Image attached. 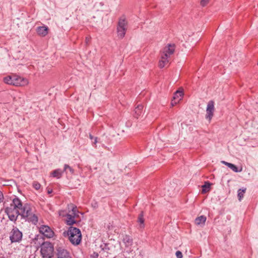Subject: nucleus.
<instances>
[{
	"label": "nucleus",
	"mask_w": 258,
	"mask_h": 258,
	"mask_svg": "<svg viewBox=\"0 0 258 258\" xmlns=\"http://www.w3.org/2000/svg\"><path fill=\"white\" fill-rule=\"evenodd\" d=\"M214 109V102L213 100L209 101L206 108V118L209 121L212 119L213 116Z\"/></svg>",
	"instance_id": "obj_9"
},
{
	"label": "nucleus",
	"mask_w": 258,
	"mask_h": 258,
	"mask_svg": "<svg viewBox=\"0 0 258 258\" xmlns=\"http://www.w3.org/2000/svg\"><path fill=\"white\" fill-rule=\"evenodd\" d=\"M40 253L43 258H52L54 255V247L50 242H43L40 245Z\"/></svg>",
	"instance_id": "obj_5"
},
{
	"label": "nucleus",
	"mask_w": 258,
	"mask_h": 258,
	"mask_svg": "<svg viewBox=\"0 0 258 258\" xmlns=\"http://www.w3.org/2000/svg\"><path fill=\"white\" fill-rule=\"evenodd\" d=\"M4 200V195H0V203L3 202Z\"/></svg>",
	"instance_id": "obj_32"
},
{
	"label": "nucleus",
	"mask_w": 258,
	"mask_h": 258,
	"mask_svg": "<svg viewBox=\"0 0 258 258\" xmlns=\"http://www.w3.org/2000/svg\"><path fill=\"white\" fill-rule=\"evenodd\" d=\"M67 218L66 220V224L68 225L72 226L74 224L76 223V221L75 220V217L70 214H67L66 216Z\"/></svg>",
	"instance_id": "obj_17"
},
{
	"label": "nucleus",
	"mask_w": 258,
	"mask_h": 258,
	"mask_svg": "<svg viewBox=\"0 0 258 258\" xmlns=\"http://www.w3.org/2000/svg\"><path fill=\"white\" fill-rule=\"evenodd\" d=\"M33 186L35 189H36V190H38L40 188L41 185L38 182H37L36 181H34L33 183Z\"/></svg>",
	"instance_id": "obj_26"
},
{
	"label": "nucleus",
	"mask_w": 258,
	"mask_h": 258,
	"mask_svg": "<svg viewBox=\"0 0 258 258\" xmlns=\"http://www.w3.org/2000/svg\"><path fill=\"white\" fill-rule=\"evenodd\" d=\"M173 101L172 100V102H171V104H172V105H173Z\"/></svg>",
	"instance_id": "obj_38"
},
{
	"label": "nucleus",
	"mask_w": 258,
	"mask_h": 258,
	"mask_svg": "<svg viewBox=\"0 0 258 258\" xmlns=\"http://www.w3.org/2000/svg\"><path fill=\"white\" fill-rule=\"evenodd\" d=\"M72 215L74 216H78V211L77 210V207L76 206H74L73 205L72 206Z\"/></svg>",
	"instance_id": "obj_24"
},
{
	"label": "nucleus",
	"mask_w": 258,
	"mask_h": 258,
	"mask_svg": "<svg viewBox=\"0 0 258 258\" xmlns=\"http://www.w3.org/2000/svg\"><path fill=\"white\" fill-rule=\"evenodd\" d=\"M37 34L41 36H45L48 34V27L46 26H39L37 27Z\"/></svg>",
	"instance_id": "obj_14"
},
{
	"label": "nucleus",
	"mask_w": 258,
	"mask_h": 258,
	"mask_svg": "<svg viewBox=\"0 0 258 258\" xmlns=\"http://www.w3.org/2000/svg\"><path fill=\"white\" fill-rule=\"evenodd\" d=\"M98 253L96 252H94L92 254L90 255V258H98Z\"/></svg>",
	"instance_id": "obj_29"
},
{
	"label": "nucleus",
	"mask_w": 258,
	"mask_h": 258,
	"mask_svg": "<svg viewBox=\"0 0 258 258\" xmlns=\"http://www.w3.org/2000/svg\"><path fill=\"white\" fill-rule=\"evenodd\" d=\"M63 172V170H61L60 169H57L51 172L50 175L53 177L59 179L61 177Z\"/></svg>",
	"instance_id": "obj_18"
},
{
	"label": "nucleus",
	"mask_w": 258,
	"mask_h": 258,
	"mask_svg": "<svg viewBox=\"0 0 258 258\" xmlns=\"http://www.w3.org/2000/svg\"><path fill=\"white\" fill-rule=\"evenodd\" d=\"M64 236H68L70 242L74 245H78L82 239V234L79 228L70 226L68 231L63 233Z\"/></svg>",
	"instance_id": "obj_4"
},
{
	"label": "nucleus",
	"mask_w": 258,
	"mask_h": 258,
	"mask_svg": "<svg viewBox=\"0 0 258 258\" xmlns=\"http://www.w3.org/2000/svg\"><path fill=\"white\" fill-rule=\"evenodd\" d=\"M175 255L177 258H182V253L180 251H177L175 253Z\"/></svg>",
	"instance_id": "obj_28"
},
{
	"label": "nucleus",
	"mask_w": 258,
	"mask_h": 258,
	"mask_svg": "<svg viewBox=\"0 0 258 258\" xmlns=\"http://www.w3.org/2000/svg\"><path fill=\"white\" fill-rule=\"evenodd\" d=\"M238 197V200L241 201L243 198L244 195H237Z\"/></svg>",
	"instance_id": "obj_31"
},
{
	"label": "nucleus",
	"mask_w": 258,
	"mask_h": 258,
	"mask_svg": "<svg viewBox=\"0 0 258 258\" xmlns=\"http://www.w3.org/2000/svg\"><path fill=\"white\" fill-rule=\"evenodd\" d=\"M56 250L57 258H72L70 253L63 248L58 247Z\"/></svg>",
	"instance_id": "obj_11"
},
{
	"label": "nucleus",
	"mask_w": 258,
	"mask_h": 258,
	"mask_svg": "<svg viewBox=\"0 0 258 258\" xmlns=\"http://www.w3.org/2000/svg\"><path fill=\"white\" fill-rule=\"evenodd\" d=\"M89 138L91 140H93V139H94V137L91 135V134H90L89 135Z\"/></svg>",
	"instance_id": "obj_37"
},
{
	"label": "nucleus",
	"mask_w": 258,
	"mask_h": 258,
	"mask_svg": "<svg viewBox=\"0 0 258 258\" xmlns=\"http://www.w3.org/2000/svg\"><path fill=\"white\" fill-rule=\"evenodd\" d=\"M211 184L208 182H205V184L202 186V191L203 192H207L209 191Z\"/></svg>",
	"instance_id": "obj_22"
},
{
	"label": "nucleus",
	"mask_w": 258,
	"mask_h": 258,
	"mask_svg": "<svg viewBox=\"0 0 258 258\" xmlns=\"http://www.w3.org/2000/svg\"><path fill=\"white\" fill-rule=\"evenodd\" d=\"M39 231L40 233L47 238H52L54 235V232L47 225L40 226L39 227Z\"/></svg>",
	"instance_id": "obj_8"
},
{
	"label": "nucleus",
	"mask_w": 258,
	"mask_h": 258,
	"mask_svg": "<svg viewBox=\"0 0 258 258\" xmlns=\"http://www.w3.org/2000/svg\"><path fill=\"white\" fill-rule=\"evenodd\" d=\"M14 79V76H9L5 77L4 79L5 83L8 84L10 85H14V80H13Z\"/></svg>",
	"instance_id": "obj_21"
},
{
	"label": "nucleus",
	"mask_w": 258,
	"mask_h": 258,
	"mask_svg": "<svg viewBox=\"0 0 258 258\" xmlns=\"http://www.w3.org/2000/svg\"><path fill=\"white\" fill-rule=\"evenodd\" d=\"M19 209L22 219L34 225L37 223L38 217L33 213L32 207L30 204L28 203L23 204L22 203L21 207H20Z\"/></svg>",
	"instance_id": "obj_2"
},
{
	"label": "nucleus",
	"mask_w": 258,
	"mask_h": 258,
	"mask_svg": "<svg viewBox=\"0 0 258 258\" xmlns=\"http://www.w3.org/2000/svg\"><path fill=\"white\" fill-rule=\"evenodd\" d=\"M122 241L126 247L131 246L133 243L132 238L128 235H125L123 236Z\"/></svg>",
	"instance_id": "obj_15"
},
{
	"label": "nucleus",
	"mask_w": 258,
	"mask_h": 258,
	"mask_svg": "<svg viewBox=\"0 0 258 258\" xmlns=\"http://www.w3.org/2000/svg\"><path fill=\"white\" fill-rule=\"evenodd\" d=\"M174 45L171 44L165 47L163 51L161 52V57L159 61V67L160 68H163L168 66L169 63V58L174 52Z\"/></svg>",
	"instance_id": "obj_3"
},
{
	"label": "nucleus",
	"mask_w": 258,
	"mask_h": 258,
	"mask_svg": "<svg viewBox=\"0 0 258 258\" xmlns=\"http://www.w3.org/2000/svg\"><path fill=\"white\" fill-rule=\"evenodd\" d=\"M101 249L104 251H108L110 250V248L108 246V244L104 243L103 245H101Z\"/></svg>",
	"instance_id": "obj_25"
},
{
	"label": "nucleus",
	"mask_w": 258,
	"mask_h": 258,
	"mask_svg": "<svg viewBox=\"0 0 258 258\" xmlns=\"http://www.w3.org/2000/svg\"><path fill=\"white\" fill-rule=\"evenodd\" d=\"M21 201L18 198H15L13 200L10 206L5 209V212L8 215L9 220L12 222L16 223L19 215L20 216L19 208L21 207Z\"/></svg>",
	"instance_id": "obj_1"
},
{
	"label": "nucleus",
	"mask_w": 258,
	"mask_h": 258,
	"mask_svg": "<svg viewBox=\"0 0 258 258\" xmlns=\"http://www.w3.org/2000/svg\"><path fill=\"white\" fill-rule=\"evenodd\" d=\"M246 188L245 187H242V188H240L237 191V194H242V192H245L246 191Z\"/></svg>",
	"instance_id": "obj_30"
},
{
	"label": "nucleus",
	"mask_w": 258,
	"mask_h": 258,
	"mask_svg": "<svg viewBox=\"0 0 258 258\" xmlns=\"http://www.w3.org/2000/svg\"><path fill=\"white\" fill-rule=\"evenodd\" d=\"M206 220V217L204 216H201L197 217L195 220L197 225H204Z\"/></svg>",
	"instance_id": "obj_20"
},
{
	"label": "nucleus",
	"mask_w": 258,
	"mask_h": 258,
	"mask_svg": "<svg viewBox=\"0 0 258 258\" xmlns=\"http://www.w3.org/2000/svg\"><path fill=\"white\" fill-rule=\"evenodd\" d=\"M93 140H94V141H93V144L94 146V145H95L96 144V143H97V138L95 137L94 139H93Z\"/></svg>",
	"instance_id": "obj_33"
},
{
	"label": "nucleus",
	"mask_w": 258,
	"mask_h": 258,
	"mask_svg": "<svg viewBox=\"0 0 258 258\" xmlns=\"http://www.w3.org/2000/svg\"><path fill=\"white\" fill-rule=\"evenodd\" d=\"M22 232L16 226H13L10 233V240L11 242H20L22 240Z\"/></svg>",
	"instance_id": "obj_6"
},
{
	"label": "nucleus",
	"mask_w": 258,
	"mask_h": 258,
	"mask_svg": "<svg viewBox=\"0 0 258 258\" xmlns=\"http://www.w3.org/2000/svg\"><path fill=\"white\" fill-rule=\"evenodd\" d=\"M210 0H201V5L203 7L206 6L209 2Z\"/></svg>",
	"instance_id": "obj_27"
},
{
	"label": "nucleus",
	"mask_w": 258,
	"mask_h": 258,
	"mask_svg": "<svg viewBox=\"0 0 258 258\" xmlns=\"http://www.w3.org/2000/svg\"><path fill=\"white\" fill-rule=\"evenodd\" d=\"M183 95V93L182 91H176L174 94L173 99L174 101V103H176L177 102H179L182 98Z\"/></svg>",
	"instance_id": "obj_19"
},
{
	"label": "nucleus",
	"mask_w": 258,
	"mask_h": 258,
	"mask_svg": "<svg viewBox=\"0 0 258 258\" xmlns=\"http://www.w3.org/2000/svg\"><path fill=\"white\" fill-rule=\"evenodd\" d=\"M92 205L95 208L98 207V204L97 202H94V203H92Z\"/></svg>",
	"instance_id": "obj_34"
},
{
	"label": "nucleus",
	"mask_w": 258,
	"mask_h": 258,
	"mask_svg": "<svg viewBox=\"0 0 258 258\" xmlns=\"http://www.w3.org/2000/svg\"><path fill=\"white\" fill-rule=\"evenodd\" d=\"M144 217V212L142 211L140 214H139L137 219V222L139 223L138 228L140 230H143L145 228V219Z\"/></svg>",
	"instance_id": "obj_12"
},
{
	"label": "nucleus",
	"mask_w": 258,
	"mask_h": 258,
	"mask_svg": "<svg viewBox=\"0 0 258 258\" xmlns=\"http://www.w3.org/2000/svg\"><path fill=\"white\" fill-rule=\"evenodd\" d=\"M63 171L66 172L67 173L69 171L71 174H73L74 172V169L68 164L64 165Z\"/></svg>",
	"instance_id": "obj_23"
},
{
	"label": "nucleus",
	"mask_w": 258,
	"mask_h": 258,
	"mask_svg": "<svg viewBox=\"0 0 258 258\" xmlns=\"http://www.w3.org/2000/svg\"><path fill=\"white\" fill-rule=\"evenodd\" d=\"M143 105L139 104L134 110V117L137 119L139 118L143 114Z\"/></svg>",
	"instance_id": "obj_13"
},
{
	"label": "nucleus",
	"mask_w": 258,
	"mask_h": 258,
	"mask_svg": "<svg viewBox=\"0 0 258 258\" xmlns=\"http://www.w3.org/2000/svg\"><path fill=\"white\" fill-rule=\"evenodd\" d=\"M90 37H86V43H88L89 41H90Z\"/></svg>",
	"instance_id": "obj_36"
},
{
	"label": "nucleus",
	"mask_w": 258,
	"mask_h": 258,
	"mask_svg": "<svg viewBox=\"0 0 258 258\" xmlns=\"http://www.w3.org/2000/svg\"><path fill=\"white\" fill-rule=\"evenodd\" d=\"M221 163L228 166L229 168L235 172H240L242 171V168H241L240 169H238L234 164L232 163H228L225 161H222Z\"/></svg>",
	"instance_id": "obj_16"
},
{
	"label": "nucleus",
	"mask_w": 258,
	"mask_h": 258,
	"mask_svg": "<svg viewBox=\"0 0 258 258\" xmlns=\"http://www.w3.org/2000/svg\"><path fill=\"white\" fill-rule=\"evenodd\" d=\"M127 29V22L124 16L121 17L118 22V26L117 28V32L118 36L119 38H122L126 33Z\"/></svg>",
	"instance_id": "obj_7"
},
{
	"label": "nucleus",
	"mask_w": 258,
	"mask_h": 258,
	"mask_svg": "<svg viewBox=\"0 0 258 258\" xmlns=\"http://www.w3.org/2000/svg\"><path fill=\"white\" fill-rule=\"evenodd\" d=\"M52 192V190L49 188V187H48L47 188V194H51Z\"/></svg>",
	"instance_id": "obj_35"
},
{
	"label": "nucleus",
	"mask_w": 258,
	"mask_h": 258,
	"mask_svg": "<svg viewBox=\"0 0 258 258\" xmlns=\"http://www.w3.org/2000/svg\"><path fill=\"white\" fill-rule=\"evenodd\" d=\"M14 86H25L28 84V81L27 79L24 78L19 76L14 75Z\"/></svg>",
	"instance_id": "obj_10"
}]
</instances>
